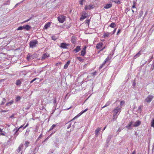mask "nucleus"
Listing matches in <instances>:
<instances>
[{
  "instance_id": "nucleus-1",
  "label": "nucleus",
  "mask_w": 154,
  "mask_h": 154,
  "mask_svg": "<svg viewBox=\"0 0 154 154\" xmlns=\"http://www.w3.org/2000/svg\"><path fill=\"white\" fill-rule=\"evenodd\" d=\"M38 52L34 53L33 54H28L27 55L26 57L27 60H30L33 59L37 58L38 57Z\"/></svg>"
},
{
  "instance_id": "nucleus-2",
  "label": "nucleus",
  "mask_w": 154,
  "mask_h": 154,
  "mask_svg": "<svg viewBox=\"0 0 154 154\" xmlns=\"http://www.w3.org/2000/svg\"><path fill=\"white\" fill-rule=\"evenodd\" d=\"M121 107H119V106H118L114 108L113 111L114 112V114L113 115V119H115V116H116L119 112L120 113L121 111Z\"/></svg>"
},
{
  "instance_id": "nucleus-3",
  "label": "nucleus",
  "mask_w": 154,
  "mask_h": 154,
  "mask_svg": "<svg viewBox=\"0 0 154 154\" xmlns=\"http://www.w3.org/2000/svg\"><path fill=\"white\" fill-rule=\"evenodd\" d=\"M38 43V42L37 40H32L29 42V47L30 48H33L35 47L36 46V45H37Z\"/></svg>"
},
{
  "instance_id": "nucleus-4",
  "label": "nucleus",
  "mask_w": 154,
  "mask_h": 154,
  "mask_svg": "<svg viewBox=\"0 0 154 154\" xmlns=\"http://www.w3.org/2000/svg\"><path fill=\"white\" fill-rule=\"evenodd\" d=\"M66 17L63 15H60L57 17L58 20L60 23H63L65 21Z\"/></svg>"
},
{
  "instance_id": "nucleus-5",
  "label": "nucleus",
  "mask_w": 154,
  "mask_h": 154,
  "mask_svg": "<svg viewBox=\"0 0 154 154\" xmlns=\"http://www.w3.org/2000/svg\"><path fill=\"white\" fill-rule=\"evenodd\" d=\"M153 97V96L151 95H149L145 99V101L148 103H149L152 101Z\"/></svg>"
},
{
  "instance_id": "nucleus-6",
  "label": "nucleus",
  "mask_w": 154,
  "mask_h": 154,
  "mask_svg": "<svg viewBox=\"0 0 154 154\" xmlns=\"http://www.w3.org/2000/svg\"><path fill=\"white\" fill-rule=\"evenodd\" d=\"M69 44L63 42L60 44V47L63 49H66L67 48V46H69Z\"/></svg>"
},
{
  "instance_id": "nucleus-7",
  "label": "nucleus",
  "mask_w": 154,
  "mask_h": 154,
  "mask_svg": "<svg viewBox=\"0 0 154 154\" xmlns=\"http://www.w3.org/2000/svg\"><path fill=\"white\" fill-rule=\"evenodd\" d=\"M141 123V122L140 120H137V121L135 122L133 124V126L134 127H137L139 126Z\"/></svg>"
},
{
  "instance_id": "nucleus-8",
  "label": "nucleus",
  "mask_w": 154,
  "mask_h": 154,
  "mask_svg": "<svg viewBox=\"0 0 154 154\" xmlns=\"http://www.w3.org/2000/svg\"><path fill=\"white\" fill-rule=\"evenodd\" d=\"M94 7V6L93 5H88L86 6L85 8V10H86L87 9H89L91 10V9H93Z\"/></svg>"
},
{
  "instance_id": "nucleus-9",
  "label": "nucleus",
  "mask_w": 154,
  "mask_h": 154,
  "mask_svg": "<svg viewBox=\"0 0 154 154\" xmlns=\"http://www.w3.org/2000/svg\"><path fill=\"white\" fill-rule=\"evenodd\" d=\"M86 14L87 13L86 12H83L82 14V16L80 18V20H82L85 18H87L88 17V16H86Z\"/></svg>"
},
{
  "instance_id": "nucleus-10",
  "label": "nucleus",
  "mask_w": 154,
  "mask_h": 154,
  "mask_svg": "<svg viewBox=\"0 0 154 154\" xmlns=\"http://www.w3.org/2000/svg\"><path fill=\"white\" fill-rule=\"evenodd\" d=\"M87 48V47L86 46H85L82 49V50L81 52V55L82 56H84L85 54L86 53V50Z\"/></svg>"
},
{
  "instance_id": "nucleus-11",
  "label": "nucleus",
  "mask_w": 154,
  "mask_h": 154,
  "mask_svg": "<svg viewBox=\"0 0 154 154\" xmlns=\"http://www.w3.org/2000/svg\"><path fill=\"white\" fill-rule=\"evenodd\" d=\"M133 122H129L128 123V124L125 127V128H127L128 130H130L131 129V125L133 126Z\"/></svg>"
},
{
  "instance_id": "nucleus-12",
  "label": "nucleus",
  "mask_w": 154,
  "mask_h": 154,
  "mask_svg": "<svg viewBox=\"0 0 154 154\" xmlns=\"http://www.w3.org/2000/svg\"><path fill=\"white\" fill-rule=\"evenodd\" d=\"M23 29H26L27 31L29 30L31 28V26L28 25L23 26Z\"/></svg>"
},
{
  "instance_id": "nucleus-13",
  "label": "nucleus",
  "mask_w": 154,
  "mask_h": 154,
  "mask_svg": "<svg viewBox=\"0 0 154 154\" xmlns=\"http://www.w3.org/2000/svg\"><path fill=\"white\" fill-rule=\"evenodd\" d=\"M112 5L110 3L106 4L104 7V8L106 9H108L112 7Z\"/></svg>"
},
{
  "instance_id": "nucleus-14",
  "label": "nucleus",
  "mask_w": 154,
  "mask_h": 154,
  "mask_svg": "<svg viewBox=\"0 0 154 154\" xmlns=\"http://www.w3.org/2000/svg\"><path fill=\"white\" fill-rule=\"evenodd\" d=\"M21 80H23V79H20V80L19 79V80H17L16 82V84L17 85V86H20V85L21 84Z\"/></svg>"
},
{
  "instance_id": "nucleus-15",
  "label": "nucleus",
  "mask_w": 154,
  "mask_h": 154,
  "mask_svg": "<svg viewBox=\"0 0 154 154\" xmlns=\"http://www.w3.org/2000/svg\"><path fill=\"white\" fill-rule=\"evenodd\" d=\"M103 45V43H98L96 46V48L97 49H100L102 47Z\"/></svg>"
},
{
  "instance_id": "nucleus-16",
  "label": "nucleus",
  "mask_w": 154,
  "mask_h": 154,
  "mask_svg": "<svg viewBox=\"0 0 154 154\" xmlns=\"http://www.w3.org/2000/svg\"><path fill=\"white\" fill-rule=\"evenodd\" d=\"M23 145L22 144H20L18 147V149H17V151L19 153L21 150V149L23 148Z\"/></svg>"
},
{
  "instance_id": "nucleus-17",
  "label": "nucleus",
  "mask_w": 154,
  "mask_h": 154,
  "mask_svg": "<svg viewBox=\"0 0 154 154\" xmlns=\"http://www.w3.org/2000/svg\"><path fill=\"white\" fill-rule=\"evenodd\" d=\"M101 129V128H98L95 131V134L96 136H97L98 134H99V132Z\"/></svg>"
},
{
  "instance_id": "nucleus-18",
  "label": "nucleus",
  "mask_w": 154,
  "mask_h": 154,
  "mask_svg": "<svg viewBox=\"0 0 154 154\" xmlns=\"http://www.w3.org/2000/svg\"><path fill=\"white\" fill-rule=\"evenodd\" d=\"M50 22H48L47 23H46L45 26L44 27V29H47L50 26Z\"/></svg>"
},
{
  "instance_id": "nucleus-19",
  "label": "nucleus",
  "mask_w": 154,
  "mask_h": 154,
  "mask_svg": "<svg viewBox=\"0 0 154 154\" xmlns=\"http://www.w3.org/2000/svg\"><path fill=\"white\" fill-rule=\"evenodd\" d=\"M49 55V54H43V55L42 57V59L44 60L46 58L48 57Z\"/></svg>"
},
{
  "instance_id": "nucleus-20",
  "label": "nucleus",
  "mask_w": 154,
  "mask_h": 154,
  "mask_svg": "<svg viewBox=\"0 0 154 154\" xmlns=\"http://www.w3.org/2000/svg\"><path fill=\"white\" fill-rule=\"evenodd\" d=\"M112 136L111 135H109L107 137L106 140V142L108 143L110 141L111 139L112 138Z\"/></svg>"
},
{
  "instance_id": "nucleus-21",
  "label": "nucleus",
  "mask_w": 154,
  "mask_h": 154,
  "mask_svg": "<svg viewBox=\"0 0 154 154\" xmlns=\"http://www.w3.org/2000/svg\"><path fill=\"white\" fill-rule=\"evenodd\" d=\"M70 61L69 60L66 63L64 66V68L65 69H66L67 68L68 65L69 64Z\"/></svg>"
},
{
  "instance_id": "nucleus-22",
  "label": "nucleus",
  "mask_w": 154,
  "mask_h": 154,
  "mask_svg": "<svg viewBox=\"0 0 154 154\" xmlns=\"http://www.w3.org/2000/svg\"><path fill=\"white\" fill-rule=\"evenodd\" d=\"M109 33L108 32H104L103 35V37L105 38L106 37H109Z\"/></svg>"
},
{
  "instance_id": "nucleus-23",
  "label": "nucleus",
  "mask_w": 154,
  "mask_h": 154,
  "mask_svg": "<svg viewBox=\"0 0 154 154\" xmlns=\"http://www.w3.org/2000/svg\"><path fill=\"white\" fill-rule=\"evenodd\" d=\"M81 49L80 46H78L76 48L74 49V51H75L77 53Z\"/></svg>"
},
{
  "instance_id": "nucleus-24",
  "label": "nucleus",
  "mask_w": 154,
  "mask_h": 154,
  "mask_svg": "<svg viewBox=\"0 0 154 154\" xmlns=\"http://www.w3.org/2000/svg\"><path fill=\"white\" fill-rule=\"evenodd\" d=\"M116 26V24L114 23H112L109 25V26L112 28H115Z\"/></svg>"
},
{
  "instance_id": "nucleus-25",
  "label": "nucleus",
  "mask_w": 154,
  "mask_h": 154,
  "mask_svg": "<svg viewBox=\"0 0 154 154\" xmlns=\"http://www.w3.org/2000/svg\"><path fill=\"white\" fill-rule=\"evenodd\" d=\"M71 42L74 44L75 43V38L74 37H72L71 38Z\"/></svg>"
},
{
  "instance_id": "nucleus-26",
  "label": "nucleus",
  "mask_w": 154,
  "mask_h": 154,
  "mask_svg": "<svg viewBox=\"0 0 154 154\" xmlns=\"http://www.w3.org/2000/svg\"><path fill=\"white\" fill-rule=\"evenodd\" d=\"M111 102L110 101H108L106 104L105 106H104L103 107H102V109L103 108L109 105L111 103Z\"/></svg>"
},
{
  "instance_id": "nucleus-27",
  "label": "nucleus",
  "mask_w": 154,
  "mask_h": 154,
  "mask_svg": "<svg viewBox=\"0 0 154 154\" xmlns=\"http://www.w3.org/2000/svg\"><path fill=\"white\" fill-rule=\"evenodd\" d=\"M141 54L140 53V51L139 52H138L134 56V58H136L137 57H139Z\"/></svg>"
},
{
  "instance_id": "nucleus-28",
  "label": "nucleus",
  "mask_w": 154,
  "mask_h": 154,
  "mask_svg": "<svg viewBox=\"0 0 154 154\" xmlns=\"http://www.w3.org/2000/svg\"><path fill=\"white\" fill-rule=\"evenodd\" d=\"M13 103V100H11L9 102L7 103H6L5 105L6 106H8L9 105H10L11 104H12Z\"/></svg>"
},
{
  "instance_id": "nucleus-29",
  "label": "nucleus",
  "mask_w": 154,
  "mask_h": 154,
  "mask_svg": "<svg viewBox=\"0 0 154 154\" xmlns=\"http://www.w3.org/2000/svg\"><path fill=\"white\" fill-rule=\"evenodd\" d=\"M85 0H79V3L81 5H83V2H85Z\"/></svg>"
},
{
  "instance_id": "nucleus-30",
  "label": "nucleus",
  "mask_w": 154,
  "mask_h": 154,
  "mask_svg": "<svg viewBox=\"0 0 154 154\" xmlns=\"http://www.w3.org/2000/svg\"><path fill=\"white\" fill-rule=\"evenodd\" d=\"M112 2L117 4H119L120 3V1L119 0H113Z\"/></svg>"
},
{
  "instance_id": "nucleus-31",
  "label": "nucleus",
  "mask_w": 154,
  "mask_h": 154,
  "mask_svg": "<svg viewBox=\"0 0 154 154\" xmlns=\"http://www.w3.org/2000/svg\"><path fill=\"white\" fill-rule=\"evenodd\" d=\"M21 99V97L19 96H17L16 98V102H18Z\"/></svg>"
},
{
  "instance_id": "nucleus-32",
  "label": "nucleus",
  "mask_w": 154,
  "mask_h": 154,
  "mask_svg": "<svg viewBox=\"0 0 154 154\" xmlns=\"http://www.w3.org/2000/svg\"><path fill=\"white\" fill-rule=\"evenodd\" d=\"M151 126L154 128V119H152L151 122Z\"/></svg>"
},
{
  "instance_id": "nucleus-33",
  "label": "nucleus",
  "mask_w": 154,
  "mask_h": 154,
  "mask_svg": "<svg viewBox=\"0 0 154 154\" xmlns=\"http://www.w3.org/2000/svg\"><path fill=\"white\" fill-rule=\"evenodd\" d=\"M110 58H109V57H107L105 60L104 61L103 63L104 64H105L106 62L108 61L110 59Z\"/></svg>"
},
{
  "instance_id": "nucleus-34",
  "label": "nucleus",
  "mask_w": 154,
  "mask_h": 154,
  "mask_svg": "<svg viewBox=\"0 0 154 154\" xmlns=\"http://www.w3.org/2000/svg\"><path fill=\"white\" fill-rule=\"evenodd\" d=\"M88 110V109L87 108L85 109V110H84L83 111H82L79 114V116L81 115H82V114L83 113H84V112H86L87 110Z\"/></svg>"
},
{
  "instance_id": "nucleus-35",
  "label": "nucleus",
  "mask_w": 154,
  "mask_h": 154,
  "mask_svg": "<svg viewBox=\"0 0 154 154\" xmlns=\"http://www.w3.org/2000/svg\"><path fill=\"white\" fill-rule=\"evenodd\" d=\"M154 69V60L153 61V63L152 65V66L150 69V70L152 71Z\"/></svg>"
},
{
  "instance_id": "nucleus-36",
  "label": "nucleus",
  "mask_w": 154,
  "mask_h": 154,
  "mask_svg": "<svg viewBox=\"0 0 154 154\" xmlns=\"http://www.w3.org/2000/svg\"><path fill=\"white\" fill-rule=\"evenodd\" d=\"M66 124H69V125L67 127V129H69L71 127V124L70 122H68Z\"/></svg>"
},
{
  "instance_id": "nucleus-37",
  "label": "nucleus",
  "mask_w": 154,
  "mask_h": 154,
  "mask_svg": "<svg viewBox=\"0 0 154 154\" xmlns=\"http://www.w3.org/2000/svg\"><path fill=\"white\" fill-rule=\"evenodd\" d=\"M6 102V99L5 98H4L3 99V101L1 102L0 104L1 105H3Z\"/></svg>"
},
{
  "instance_id": "nucleus-38",
  "label": "nucleus",
  "mask_w": 154,
  "mask_h": 154,
  "mask_svg": "<svg viewBox=\"0 0 154 154\" xmlns=\"http://www.w3.org/2000/svg\"><path fill=\"white\" fill-rule=\"evenodd\" d=\"M56 125H55V124L53 125H52V126H51V127L49 131L51 130L52 129H54L55 127V126H56Z\"/></svg>"
},
{
  "instance_id": "nucleus-39",
  "label": "nucleus",
  "mask_w": 154,
  "mask_h": 154,
  "mask_svg": "<svg viewBox=\"0 0 154 154\" xmlns=\"http://www.w3.org/2000/svg\"><path fill=\"white\" fill-rule=\"evenodd\" d=\"M56 125H55V124L53 125H52V126H51V127L49 131L51 130L52 129H54L55 127V126H56Z\"/></svg>"
},
{
  "instance_id": "nucleus-40",
  "label": "nucleus",
  "mask_w": 154,
  "mask_h": 154,
  "mask_svg": "<svg viewBox=\"0 0 154 154\" xmlns=\"http://www.w3.org/2000/svg\"><path fill=\"white\" fill-rule=\"evenodd\" d=\"M77 59L80 62H82L83 61V59L82 57H77Z\"/></svg>"
},
{
  "instance_id": "nucleus-41",
  "label": "nucleus",
  "mask_w": 154,
  "mask_h": 154,
  "mask_svg": "<svg viewBox=\"0 0 154 154\" xmlns=\"http://www.w3.org/2000/svg\"><path fill=\"white\" fill-rule=\"evenodd\" d=\"M0 134L1 135H3V136H5V135L4 134V133H3V131H2V129H0Z\"/></svg>"
},
{
  "instance_id": "nucleus-42",
  "label": "nucleus",
  "mask_w": 154,
  "mask_h": 154,
  "mask_svg": "<svg viewBox=\"0 0 154 154\" xmlns=\"http://www.w3.org/2000/svg\"><path fill=\"white\" fill-rule=\"evenodd\" d=\"M30 143L29 142L26 141L25 142V146L26 147H28V145Z\"/></svg>"
},
{
  "instance_id": "nucleus-43",
  "label": "nucleus",
  "mask_w": 154,
  "mask_h": 154,
  "mask_svg": "<svg viewBox=\"0 0 154 154\" xmlns=\"http://www.w3.org/2000/svg\"><path fill=\"white\" fill-rule=\"evenodd\" d=\"M23 26H20L18 27L17 29V30H22L23 29Z\"/></svg>"
},
{
  "instance_id": "nucleus-44",
  "label": "nucleus",
  "mask_w": 154,
  "mask_h": 154,
  "mask_svg": "<svg viewBox=\"0 0 154 154\" xmlns=\"http://www.w3.org/2000/svg\"><path fill=\"white\" fill-rule=\"evenodd\" d=\"M51 39L54 41H55L57 39V38L54 36H52L51 37Z\"/></svg>"
},
{
  "instance_id": "nucleus-45",
  "label": "nucleus",
  "mask_w": 154,
  "mask_h": 154,
  "mask_svg": "<svg viewBox=\"0 0 154 154\" xmlns=\"http://www.w3.org/2000/svg\"><path fill=\"white\" fill-rule=\"evenodd\" d=\"M23 2V1L21 2H19V3H17V4H16L14 7V8H16L22 2Z\"/></svg>"
},
{
  "instance_id": "nucleus-46",
  "label": "nucleus",
  "mask_w": 154,
  "mask_h": 154,
  "mask_svg": "<svg viewBox=\"0 0 154 154\" xmlns=\"http://www.w3.org/2000/svg\"><path fill=\"white\" fill-rule=\"evenodd\" d=\"M90 21V20H85V22L86 23L88 24L89 25V24Z\"/></svg>"
},
{
  "instance_id": "nucleus-47",
  "label": "nucleus",
  "mask_w": 154,
  "mask_h": 154,
  "mask_svg": "<svg viewBox=\"0 0 154 154\" xmlns=\"http://www.w3.org/2000/svg\"><path fill=\"white\" fill-rule=\"evenodd\" d=\"M105 64H104L103 62L102 64L99 67V69H101L103 67Z\"/></svg>"
},
{
  "instance_id": "nucleus-48",
  "label": "nucleus",
  "mask_w": 154,
  "mask_h": 154,
  "mask_svg": "<svg viewBox=\"0 0 154 154\" xmlns=\"http://www.w3.org/2000/svg\"><path fill=\"white\" fill-rule=\"evenodd\" d=\"M18 134L19 133H18V132L16 131L14 133V136L16 137Z\"/></svg>"
},
{
  "instance_id": "nucleus-49",
  "label": "nucleus",
  "mask_w": 154,
  "mask_h": 154,
  "mask_svg": "<svg viewBox=\"0 0 154 154\" xmlns=\"http://www.w3.org/2000/svg\"><path fill=\"white\" fill-rule=\"evenodd\" d=\"M24 125H21L20 127L18 129H17L16 130V131H17V132H18V131H19V129L23 128V126H24Z\"/></svg>"
},
{
  "instance_id": "nucleus-50",
  "label": "nucleus",
  "mask_w": 154,
  "mask_h": 154,
  "mask_svg": "<svg viewBox=\"0 0 154 154\" xmlns=\"http://www.w3.org/2000/svg\"><path fill=\"white\" fill-rule=\"evenodd\" d=\"M10 1H7L6 2V3L5 4H4L5 5H9L10 3Z\"/></svg>"
},
{
  "instance_id": "nucleus-51",
  "label": "nucleus",
  "mask_w": 154,
  "mask_h": 154,
  "mask_svg": "<svg viewBox=\"0 0 154 154\" xmlns=\"http://www.w3.org/2000/svg\"><path fill=\"white\" fill-rule=\"evenodd\" d=\"M121 29H119L118 30V32H117V34H117V35H119V33H120V32H121Z\"/></svg>"
},
{
  "instance_id": "nucleus-52",
  "label": "nucleus",
  "mask_w": 154,
  "mask_h": 154,
  "mask_svg": "<svg viewBox=\"0 0 154 154\" xmlns=\"http://www.w3.org/2000/svg\"><path fill=\"white\" fill-rule=\"evenodd\" d=\"M29 125V124L28 123H27L26 125L24 127V126H23V129L24 130L25 128H26L28 125Z\"/></svg>"
},
{
  "instance_id": "nucleus-53",
  "label": "nucleus",
  "mask_w": 154,
  "mask_h": 154,
  "mask_svg": "<svg viewBox=\"0 0 154 154\" xmlns=\"http://www.w3.org/2000/svg\"><path fill=\"white\" fill-rule=\"evenodd\" d=\"M14 115L15 114H13L12 115L10 116L9 118H14Z\"/></svg>"
},
{
  "instance_id": "nucleus-54",
  "label": "nucleus",
  "mask_w": 154,
  "mask_h": 154,
  "mask_svg": "<svg viewBox=\"0 0 154 154\" xmlns=\"http://www.w3.org/2000/svg\"><path fill=\"white\" fill-rule=\"evenodd\" d=\"M96 73H97L96 72H95L93 73H92V76H94L96 74Z\"/></svg>"
},
{
  "instance_id": "nucleus-55",
  "label": "nucleus",
  "mask_w": 154,
  "mask_h": 154,
  "mask_svg": "<svg viewBox=\"0 0 154 154\" xmlns=\"http://www.w3.org/2000/svg\"><path fill=\"white\" fill-rule=\"evenodd\" d=\"M125 102L124 101H121L120 102V105L122 106L123 104H124Z\"/></svg>"
},
{
  "instance_id": "nucleus-56",
  "label": "nucleus",
  "mask_w": 154,
  "mask_h": 154,
  "mask_svg": "<svg viewBox=\"0 0 154 154\" xmlns=\"http://www.w3.org/2000/svg\"><path fill=\"white\" fill-rule=\"evenodd\" d=\"M37 79V78H34V79H32L31 82H30V83H32L36 79Z\"/></svg>"
},
{
  "instance_id": "nucleus-57",
  "label": "nucleus",
  "mask_w": 154,
  "mask_h": 154,
  "mask_svg": "<svg viewBox=\"0 0 154 154\" xmlns=\"http://www.w3.org/2000/svg\"><path fill=\"white\" fill-rule=\"evenodd\" d=\"M138 110L140 111H141V106H139L138 107Z\"/></svg>"
},
{
  "instance_id": "nucleus-58",
  "label": "nucleus",
  "mask_w": 154,
  "mask_h": 154,
  "mask_svg": "<svg viewBox=\"0 0 154 154\" xmlns=\"http://www.w3.org/2000/svg\"><path fill=\"white\" fill-rule=\"evenodd\" d=\"M116 28L113 31L112 34H114L116 31Z\"/></svg>"
},
{
  "instance_id": "nucleus-59",
  "label": "nucleus",
  "mask_w": 154,
  "mask_h": 154,
  "mask_svg": "<svg viewBox=\"0 0 154 154\" xmlns=\"http://www.w3.org/2000/svg\"><path fill=\"white\" fill-rule=\"evenodd\" d=\"M136 85V83L134 81L133 82V85L134 86Z\"/></svg>"
},
{
  "instance_id": "nucleus-60",
  "label": "nucleus",
  "mask_w": 154,
  "mask_h": 154,
  "mask_svg": "<svg viewBox=\"0 0 154 154\" xmlns=\"http://www.w3.org/2000/svg\"><path fill=\"white\" fill-rule=\"evenodd\" d=\"M133 5H135L136 3V2L135 1H133Z\"/></svg>"
},
{
  "instance_id": "nucleus-61",
  "label": "nucleus",
  "mask_w": 154,
  "mask_h": 154,
  "mask_svg": "<svg viewBox=\"0 0 154 154\" xmlns=\"http://www.w3.org/2000/svg\"><path fill=\"white\" fill-rule=\"evenodd\" d=\"M135 5H133L132 7V8H135Z\"/></svg>"
},
{
  "instance_id": "nucleus-62",
  "label": "nucleus",
  "mask_w": 154,
  "mask_h": 154,
  "mask_svg": "<svg viewBox=\"0 0 154 154\" xmlns=\"http://www.w3.org/2000/svg\"><path fill=\"white\" fill-rule=\"evenodd\" d=\"M152 57H151L150 59L149 60V62H150L151 61H152Z\"/></svg>"
},
{
  "instance_id": "nucleus-63",
  "label": "nucleus",
  "mask_w": 154,
  "mask_h": 154,
  "mask_svg": "<svg viewBox=\"0 0 154 154\" xmlns=\"http://www.w3.org/2000/svg\"><path fill=\"white\" fill-rule=\"evenodd\" d=\"M136 154V152L135 151H134L132 152L131 153V154Z\"/></svg>"
},
{
  "instance_id": "nucleus-64",
  "label": "nucleus",
  "mask_w": 154,
  "mask_h": 154,
  "mask_svg": "<svg viewBox=\"0 0 154 154\" xmlns=\"http://www.w3.org/2000/svg\"><path fill=\"white\" fill-rule=\"evenodd\" d=\"M121 129H120V128H119V129H118V130H117V132H120L121 131Z\"/></svg>"
}]
</instances>
